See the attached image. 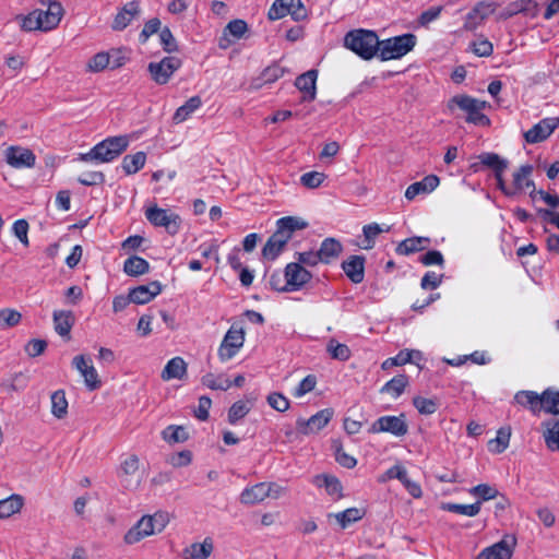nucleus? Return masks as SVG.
<instances>
[{
    "label": "nucleus",
    "mask_w": 559,
    "mask_h": 559,
    "mask_svg": "<svg viewBox=\"0 0 559 559\" xmlns=\"http://www.w3.org/2000/svg\"><path fill=\"white\" fill-rule=\"evenodd\" d=\"M307 227V223L298 217L285 216L276 222L275 233L267 239L262 249L263 258L275 260L293 237L294 231Z\"/></svg>",
    "instance_id": "obj_1"
},
{
    "label": "nucleus",
    "mask_w": 559,
    "mask_h": 559,
    "mask_svg": "<svg viewBox=\"0 0 559 559\" xmlns=\"http://www.w3.org/2000/svg\"><path fill=\"white\" fill-rule=\"evenodd\" d=\"M63 16V8L58 1H48L46 10H34L22 19L24 31H51L56 28Z\"/></svg>",
    "instance_id": "obj_2"
},
{
    "label": "nucleus",
    "mask_w": 559,
    "mask_h": 559,
    "mask_svg": "<svg viewBox=\"0 0 559 559\" xmlns=\"http://www.w3.org/2000/svg\"><path fill=\"white\" fill-rule=\"evenodd\" d=\"M379 37L376 32L357 28L344 36V47L356 53L362 60H371L378 53Z\"/></svg>",
    "instance_id": "obj_3"
},
{
    "label": "nucleus",
    "mask_w": 559,
    "mask_h": 559,
    "mask_svg": "<svg viewBox=\"0 0 559 559\" xmlns=\"http://www.w3.org/2000/svg\"><path fill=\"white\" fill-rule=\"evenodd\" d=\"M169 521V514L164 511H157L153 515H143L124 534L123 540L128 545L136 544L145 537L163 532Z\"/></svg>",
    "instance_id": "obj_4"
},
{
    "label": "nucleus",
    "mask_w": 559,
    "mask_h": 559,
    "mask_svg": "<svg viewBox=\"0 0 559 559\" xmlns=\"http://www.w3.org/2000/svg\"><path fill=\"white\" fill-rule=\"evenodd\" d=\"M417 44V37L412 33L402 34L380 40L378 53L381 61L401 59L412 51Z\"/></svg>",
    "instance_id": "obj_5"
},
{
    "label": "nucleus",
    "mask_w": 559,
    "mask_h": 559,
    "mask_svg": "<svg viewBox=\"0 0 559 559\" xmlns=\"http://www.w3.org/2000/svg\"><path fill=\"white\" fill-rule=\"evenodd\" d=\"M453 106H457L461 110L467 114L466 121L476 126H488L490 123L489 118L483 114L486 106L485 102H480L467 95H456L449 102L448 107L450 109Z\"/></svg>",
    "instance_id": "obj_6"
},
{
    "label": "nucleus",
    "mask_w": 559,
    "mask_h": 559,
    "mask_svg": "<svg viewBox=\"0 0 559 559\" xmlns=\"http://www.w3.org/2000/svg\"><path fill=\"white\" fill-rule=\"evenodd\" d=\"M144 215L153 226L165 228L169 235H176L180 230L181 218L169 209H162L153 204L145 209Z\"/></svg>",
    "instance_id": "obj_7"
},
{
    "label": "nucleus",
    "mask_w": 559,
    "mask_h": 559,
    "mask_svg": "<svg viewBox=\"0 0 559 559\" xmlns=\"http://www.w3.org/2000/svg\"><path fill=\"white\" fill-rule=\"evenodd\" d=\"M408 431V425L405 419V415L399 416L385 415L374 420L370 428V433L388 432L394 437H404Z\"/></svg>",
    "instance_id": "obj_8"
},
{
    "label": "nucleus",
    "mask_w": 559,
    "mask_h": 559,
    "mask_svg": "<svg viewBox=\"0 0 559 559\" xmlns=\"http://www.w3.org/2000/svg\"><path fill=\"white\" fill-rule=\"evenodd\" d=\"M245 343V333L241 328L231 326L225 334L217 355L221 361L225 362L234 358Z\"/></svg>",
    "instance_id": "obj_9"
},
{
    "label": "nucleus",
    "mask_w": 559,
    "mask_h": 559,
    "mask_svg": "<svg viewBox=\"0 0 559 559\" xmlns=\"http://www.w3.org/2000/svg\"><path fill=\"white\" fill-rule=\"evenodd\" d=\"M181 67L178 57L168 56L157 62H150L147 70L156 84H166L173 74Z\"/></svg>",
    "instance_id": "obj_10"
},
{
    "label": "nucleus",
    "mask_w": 559,
    "mask_h": 559,
    "mask_svg": "<svg viewBox=\"0 0 559 559\" xmlns=\"http://www.w3.org/2000/svg\"><path fill=\"white\" fill-rule=\"evenodd\" d=\"M333 411L324 408L312 415L310 418H298L296 420L297 430L302 435L317 433L322 430L332 419Z\"/></svg>",
    "instance_id": "obj_11"
},
{
    "label": "nucleus",
    "mask_w": 559,
    "mask_h": 559,
    "mask_svg": "<svg viewBox=\"0 0 559 559\" xmlns=\"http://www.w3.org/2000/svg\"><path fill=\"white\" fill-rule=\"evenodd\" d=\"M559 127V117L544 118L524 133V139L530 144L545 141Z\"/></svg>",
    "instance_id": "obj_12"
},
{
    "label": "nucleus",
    "mask_w": 559,
    "mask_h": 559,
    "mask_svg": "<svg viewBox=\"0 0 559 559\" xmlns=\"http://www.w3.org/2000/svg\"><path fill=\"white\" fill-rule=\"evenodd\" d=\"M284 276L287 278V289L298 292L302 289L312 278V274L300 265V263L290 262L284 269Z\"/></svg>",
    "instance_id": "obj_13"
},
{
    "label": "nucleus",
    "mask_w": 559,
    "mask_h": 559,
    "mask_svg": "<svg viewBox=\"0 0 559 559\" xmlns=\"http://www.w3.org/2000/svg\"><path fill=\"white\" fill-rule=\"evenodd\" d=\"M72 366L80 372L84 379V383L90 391H94L100 386V380L92 359L85 355H78L72 359Z\"/></svg>",
    "instance_id": "obj_14"
},
{
    "label": "nucleus",
    "mask_w": 559,
    "mask_h": 559,
    "mask_svg": "<svg viewBox=\"0 0 559 559\" xmlns=\"http://www.w3.org/2000/svg\"><path fill=\"white\" fill-rule=\"evenodd\" d=\"M34 153L24 147L10 146L5 151V162L14 168H31L35 165Z\"/></svg>",
    "instance_id": "obj_15"
},
{
    "label": "nucleus",
    "mask_w": 559,
    "mask_h": 559,
    "mask_svg": "<svg viewBox=\"0 0 559 559\" xmlns=\"http://www.w3.org/2000/svg\"><path fill=\"white\" fill-rule=\"evenodd\" d=\"M317 79V70H309L297 76L295 81V86L304 94L302 102H312L316 99Z\"/></svg>",
    "instance_id": "obj_16"
},
{
    "label": "nucleus",
    "mask_w": 559,
    "mask_h": 559,
    "mask_svg": "<svg viewBox=\"0 0 559 559\" xmlns=\"http://www.w3.org/2000/svg\"><path fill=\"white\" fill-rule=\"evenodd\" d=\"M162 288L163 286L158 281L136 286L130 290L132 302L136 305L147 304L162 293Z\"/></svg>",
    "instance_id": "obj_17"
},
{
    "label": "nucleus",
    "mask_w": 559,
    "mask_h": 559,
    "mask_svg": "<svg viewBox=\"0 0 559 559\" xmlns=\"http://www.w3.org/2000/svg\"><path fill=\"white\" fill-rule=\"evenodd\" d=\"M533 166L530 164L522 165L514 174H513V185L512 190H514V195L523 192L526 189H532L531 197L534 195L535 192V183L531 178L533 174Z\"/></svg>",
    "instance_id": "obj_18"
},
{
    "label": "nucleus",
    "mask_w": 559,
    "mask_h": 559,
    "mask_svg": "<svg viewBox=\"0 0 559 559\" xmlns=\"http://www.w3.org/2000/svg\"><path fill=\"white\" fill-rule=\"evenodd\" d=\"M365 262L366 259L362 255H350L347 260L343 261L342 269L354 284H359L364 281Z\"/></svg>",
    "instance_id": "obj_19"
},
{
    "label": "nucleus",
    "mask_w": 559,
    "mask_h": 559,
    "mask_svg": "<svg viewBox=\"0 0 559 559\" xmlns=\"http://www.w3.org/2000/svg\"><path fill=\"white\" fill-rule=\"evenodd\" d=\"M440 183V179L436 175H428L420 181L409 185L405 191V198L409 201L419 194L431 193Z\"/></svg>",
    "instance_id": "obj_20"
},
{
    "label": "nucleus",
    "mask_w": 559,
    "mask_h": 559,
    "mask_svg": "<svg viewBox=\"0 0 559 559\" xmlns=\"http://www.w3.org/2000/svg\"><path fill=\"white\" fill-rule=\"evenodd\" d=\"M271 487L267 483H259L250 487H246L240 493V502L242 504H257L270 497Z\"/></svg>",
    "instance_id": "obj_21"
},
{
    "label": "nucleus",
    "mask_w": 559,
    "mask_h": 559,
    "mask_svg": "<svg viewBox=\"0 0 559 559\" xmlns=\"http://www.w3.org/2000/svg\"><path fill=\"white\" fill-rule=\"evenodd\" d=\"M478 159L479 163H473L471 165L474 173H478L481 169V166L492 169L495 174L498 171H506L508 167V162L496 153H481L478 155Z\"/></svg>",
    "instance_id": "obj_22"
},
{
    "label": "nucleus",
    "mask_w": 559,
    "mask_h": 559,
    "mask_svg": "<svg viewBox=\"0 0 559 559\" xmlns=\"http://www.w3.org/2000/svg\"><path fill=\"white\" fill-rule=\"evenodd\" d=\"M391 230V226L378 223H370L362 227V239L359 243L360 248L364 250H371L374 245L378 236L382 233H389Z\"/></svg>",
    "instance_id": "obj_23"
},
{
    "label": "nucleus",
    "mask_w": 559,
    "mask_h": 559,
    "mask_svg": "<svg viewBox=\"0 0 559 559\" xmlns=\"http://www.w3.org/2000/svg\"><path fill=\"white\" fill-rule=\"evenodd\" d=\"M187 364L183 358L177 356L168 360L162 370L160 378L164 381L182 380L187 376Z\"/></svg>",
    "instance_id": "obj_24"
},
{
    "label": "nucleus",
    "mask_w": 559,
    "mask_h": 559,
    "mask_svg": "<svg viewBox=\"0 0 559 559\" xmlns=\"http://www.w3.org/2000/svg\"><path fill=\"white\" fill-rule=\"evenodd\" d=\"M52 319L56 333L61 337H69L75 321L73 312L70 310H55Z\"/></svg>",
    "instance_id": "obj_25"
},
{
    "label": "nucleus",
    "mask_w": 559,
    "mask_h": 559,
    "mask_svg": "<svg viewBox=\"0 0 559 559\" xmlns=\"http://www.w3.org/2000/svg\"><path fill=\"white\" fill-rule=\"evenodd\" d=\"M342 251V243L333 237H328L323 239L318 250L319 255L321 258V262L324 264H329L333 260L337 259Z\"/></svg>",
    "instance_id": "obj_26"
},
{
    "label": "nucleus",
    "mask_w": 559,
    "mask_h": 559,
    "mask_svg": "<svg viewBox=\"0 0 559 559\" xmlns=\"http://www.w3.org/2000/svg\"><path fill=\"white\" fill-rule=\"evenodd\" d=\"M139 3L135 1L128 2L124 7L116 14L112 28L115 31L124 29L139 13Z\"/></svg>",
    "instance_id": "obj_27"
},
{
    "label": "nucleus",
    "mask_w": 559,
    "mask_h": 559,
    "mask_svg": "<svg viewBox=\"0 0 559 559\" xmlns=\"http://www.w3.org/2000/svg\"><path fill=\"white\" fill-rule=\"evenodd\" d=\"M212 538L206 537L202 543H193L183 550V559H207L213 552Z\"/></svg>",
    "instance_id": "obj_28"
},
{
    "label": "nucleus",
    "mask_w": 559,
    "mask_h": 559,
    "mask_svg": "<svg viewBox=\"0 0 559 559\" xmlns=\"http://www.w3.org/2000/svg\"><path fill=\"white\" fill-rule=\"evenodd\" d=\"M312 484L319 488H324L329 496L333 499H340L342 495L341 481L331 475H317L312 479Z\"/></svg>",
    "instance_id": "obj_29"
},
{
    "label": "nucleus",
    "mask_w": 559,
    "mask_h": 559,
    "mask_svg": "<svg viewBox=\"0 0 559 559\" xmlns=\"http://www.w3.org/2000/svg\"><path fill=\"white\" fill-rule=\"evenodd\" d=\"M540 394L535 391H519L514 395V402L523 407H527L534 415L542 412Z\"/></svg>",
    "instance_id": "obj_30"
},
{
    "label": "nucleus",
    "mask_w": 559,
    "mask_h": 559,
    "mask_svg": "<svg viewBox=\"0 0 559 559\" xmlns=\"http://www.w3.org/2000/svg\"><path fill=\"white\" fill-rule=\"evenodd\" d=\"M512 549L506 540H500L492 546L483 549L477 559H510Z\"/></svg>",
    "instance_id": "obj_31"
},
{
    "label": "nucleus",
    "mask_w": 559,
    "mask_h": 559,
    "mask_svg": "<svg viewBox=\"0 0 559 559\" xmlns=\"http://www.w3.org/2000/svg\"><path fill=\"white\" fill-rule=\"evenodd\" d=\"M430 243L427 237H411L399 243L396 253L401 255H408L426 249Z\"/></svg>",
    "instance_id": "obj_32"
},
{
    "label": "nucleus",
    "mask_w": 559,
    "mask_h": 559,
    "mask_svg": "<svg viewBox=\"0 0 559 559\" xmlns=\"http://www.w3.org/2000/svg\"><path fill=\"white\" fill-rule=\"evenodd\" d=\"M538 3L535 0H516L511 2L503 13L504 17H511L519 13H524L535 16L537 13Z\"/></svg>",
    "instance_id": "obj_33"
},
{
    "label": "nucleus",
    "mask_w": 559,
    "mask_h": 559,
    "mask_svg": "<svg viewBox=\"0 0 559 559\" xmlns=\"http://www.w3.org/2000/svg\"><path fill=\"white\" fill-rule=\"evenodd\" d=\"M80 159L83 162L109 163L116 158L112 155V151H108V147L102 141L96 144L90 152L81 154Z\"/></svg>",
    "instance_id": "obj_34"
},
{
    "label": "nucleus",
    "mask_w": 559,
    "mask_h": 559,
    "mask_svg": "<svg viewBox=\"0 0 559 559\" xmlns=\"http://www.w3.org/2000/svg\"><path fill=\"white\" fill-rule=\"evenodd\" d=\"M407 385L408 377L406 374H397L384 383L380 389V393L389 394L392 399L396 400L404 393Z\"/></svg>",
    "instance_id": "obj_35"
},
{
    "label": "nucleus",
    "mask_w": 559,
    "mask_h": 559,
    "mask_svg": "<svg viewBox=\"0 0 559 559\" xmlns=\"http://www.w3.org/2000/svg\"><path fill=\"white\" fill-rule=\"evenodd\" d=\"M202 106V99L199 96L190 97L182 106L177 108L174 114L173 120L175 123L186 121L194 111Z\"/></svg>",
    "instance_id": "obj_36"
},
{
    "label": "nucleus",
    "mask_w": 559,
    "mask_h": 559,
    "mask_svg": "<svg viewBox=\"0 0 559 559\" xmlns=\"http://www.w3.org/2000/svg\"><path fill=\"white\" fill-rule=\"evenodd\" d=\"M511 429L510 427H501L497 431L496 438L489 440L488 450L491 453L500 454L507 450L510 443Z\"/></svg>",
    "instance_id": "obj_37"
},
{
    "label": "nucleus",
    "mask_w": 559,
    "mask_h": 559,
    "mask_svg": "<svg viewBox=\"0 0 559 559\" xmlns=\"http://www.w3.org/2000/svg\"><path fill=\"white\" fill-rule=\"evenodd\" d=\"M23 507V498L20 495H11L0 500V520L8 519L19 513Z\"/></svg>",
    "instance_id": "obj_38"
},
{
    "label": "nucleus",
    "mask_w": 559,
    "mask_h": 559,
    "mask_svg": "<svg viewBox=\"0 0 559 559\" xmlns=\"http://www.w3.org/2000/svg\"><path fill=\"white\" fill-rule=\"evenodd\" d=\"M150 269L148 262L138 255L128 258L123 263V272L129 276H139L145 274Z\"/></svg>",
    "instance_id": "obj_39"
},
{
    "label": "nucleus",
    "mask_w": 559,
    "mask_h": 559,
    "mask_svg": "<svg viewBox=\"0 0 559 559\" xmlns=\"http://www.w3.org/2000/svg\"><path fill=\"white\" fill-rule=\"evenodd\" d=\"M146 162L144 152H136L132 155H126L122 159L121 167L127 175H132L142 169Z\"/></svg>",
    "instance_id": "obj_40"
},
{
    "label": "nucleus",
    "mask_w": 559,
    "mask_h": 559,
    "mask_svg": "<svg viewBox=\"0 0 559 559\" xmlns=\"http://www.w3.org/2000/svg\"><path fill=\"white\" fill-rule=\"evenodd\" d=\"M284 72V69L280 64H271L262 71L261 75L254 80L253 84L255 87L271 84L282 78Z\"/></svg>",
    "instance_id": "obj_41"
},
{
    "label": "nucleus",
    "mask_w": 559,
    "mask_h": 559,
    "mask_svg": "<svg viewBox=\"0 0 559 559\" xmlns=\"http://www.w3.org/2000/svg\"><path fill=\"white\" fill-rule=\"evenodd\" d=\"M201 382L211 390L227 391L231 386V381L225 374H214L212 372L204 374Z\"/></svg>",
    "instance_id": "obj_42"
},
{
    "label": "nucleus",
    "mask_w": 559,
    "mask_h": 559,
    "mask_svg": "<svg viewBox=\"0 0 559 559\" xmlns=\"http://www.w3.org/2000/svg\"><path fill=\"white\" fill-rule=\"evenodd\" d=\"M542 411L550 414H559V391L550 389L540 394Z\"/></svg>",
    "instance_id": "obj_43"
},
{
    "label": "nucleus",
    "mask_w": 559,
    "mask_h": 559,
    "mask_svg": "<svg viewBox=\"0 0 559 559\" xmlns=\"http://www.w3.org/2000/svg\"><path fill=\"white\" fill-rule=\"evenodd\" d=\"M365 512L358 508H348L342 512L335 513L333 516L342 528H346L352 523L362 519Z\"/></svg>",
    "instance_id": "obj_44"
},
{
    "label": "nucleus",
    "mask_w": 559,
    "mask_h": 559,
    "mask_svg": "<svg viewBox=\"0 0 559 559\" xmlns=\"http://www.w3.org/2000/svg\"><path fill=\"white\" fill-rule=\"evenodd\" d=\"M442 509L452 513L473 518L480 512V501H476L472 504L445 503Z\"/></svg>",
    "instance_id": "obj_45"
},
{
    "label": "nucleus",
    "mask_w": 559,
    "mask_h": 559,
    "mask_svg": "<svg viewBox=\"0 0 559 559\" xmlns=\"http://www.w3.org/2000/svg\"><path fill=\"white\" fill-rule=\"evenodd\" d=\"M51 413L57 418H63L68 413V401L64 391L58 390L51 394Z\"/></svg>",
    "instance_id": "obj_46"
},
{
    "label": "nucleus",
    "mask_w": 559,
    "mask_h": 559,
    "mask_svg": "<svg viewBox=\"0 0 559 559\" xmlns=\"http://www.w3.org/2000/svg\"><path fill=\"white\" fill-rule=\"evenodd\" d=\"M497 8V4L492 1H480L478 2L474 9L466 15V23H468L469 20H474L476 17H479L480 20L486 19L490 14L495 12ZM466 27H468V24H465Z\"/></svg>",
    "instance_id": "obj_47"
},
{
    "label": "nucleus",
    "mask_w": 559,
    "mask_h": 559,
    "mask_svg": "<svg viewBox=\"0 0 559 559\" xmlns=\"http://www.w3.org/2000/svg\"><path fill=\"white\" fill-rule=\"evenodd\" d=\"M413 405L418 411L420 415H432L439 408V403L437 399H427L424 396H414Z\"/></svg>",
    "instance_id": "obj_48"
},
{
    "label": "nucleus",
    "mask_w": 559,
    "mask_h": 559,
    "mask_svg": "<svg viewBox=\"0 0 559 559\" xmlns=\"http://www.w3.org/2000/svg\"><path fill=\"white\" fill-rule=\"evenodd\" d=\"M544 439L549 450L559 452V420H552L547 424Z\"/></svg>",
    "instance_id": "obj_49"
},
{
    "label": "nucleus",
    "mask_w": 559,
    "mask_h": 559,
    "mask_svg": "<svg viewBox=\"0 0 559 559\" xmlns=\"http://www.w3.org/2000/svg\"><path fill=\"white\" fill-rule=\"evenodd\" d=\"M326 350L333 359L346 361L350 358L349 347L346 344L336 342L335 340H331L328 343Z\"/></svg>",
    "instance_id": "obj_50"
},
{
    "label": "nucleus",
    "mask_w": 559,
    "mask_h": 559,
    "mask_svg": "<svg viewBox=\"0 0 559 559\" xmlns=\"http://www.w3.org/2000/svg\"><path fill=\"white\" fill-rule=\"evenodd\" d=\"M469 493L476 498H478V501H488L491 499L497 498L499 495V491L493 486H490L488 484H479L475 487H472L469 489Z\"/></svg>",
    "instance_id": "obj_51"
},
{
    "label": "nucleus",
    "mask_w": 559,
    "mask_h": 559,
    "mask_svg": "<svg viewBox=\"0 0 559 559\" xmlns=\"http://www.w3.org/2000/svg\"><path fill=\"white\" fill-rule=\"evenodd\" d=\"M22 320V314L15 309L4 308L0 310V328L8 329L16 326Z\"/></svg>",
    "instance_id": "obj_52"
},
{
    "label": "nucleus",
    "mask_w": 559,
    "mask_h": 559,
    "mask_svg": "<svg viewBox=\"0 0 559 559\" xmlns=\"http://www.w3.org/2000/svg\"><path fill=\"white\" fill-rule=\"evenodd\" d=\"M103 142L108 147V151H112L114 157L117 158L127 150L129 138L127 135L112 136L105 139Z\"/></svg>",
    "instance_id": "obj_53"
},
{
    "label": "nucleus",
    "mask_w": 559,
    "mask_h": 559,
    "mask_svg": "<svg viewBox=\"0 0 559 559\" xmlns=\"http://www.w3.org/2000/svg\"><path fill=\"white\" fill-rule=\"evenodd\" d=\"M250 412V405L245 401L235 402L228 411V421L231 425H236Z\"/></svg>",
    "instance_id": "obj_54"
},
{
    "label": "nucleus",
    "mask_w": 559,
    "mask_h": 559,
    "mask_svg": "<svg viewBox=\"0 0 559 559\" xmlns=\"http://www.w3.org/2000/svg\"><path fill=\"white\" fill-rule=\"evenodd\" d=\"M109 57L106 51H100L94 55L86 64V70L93 73L102 72L109 66Z\"/></svg>",
    "instance_id": "obj_55"
},
{
    "label": "nucleus",
    "mask_w": 559,
    "mask_h": 559,
    "mask_svg": "<svg viewBox=\"0 0 559 559\" xmlns=\"http://www.w3.org/2000/svg\"><path fill=\"white\" fill-rule=\"evenodd\" d=\"M163 438L169 443H178L186 441L188 436L181 426H168L163 430Z\"/></svg>",
    "instance_id": "obj_56"
},
{
    "label": "nucleus",
    "mask_w": 559,
    "mask_h": 559,
    "mask_svg": "<svg viewBox=\"0 0 559 559\" xmlns=\"http://www.w3.org/2000/svg\"><path fill=\"white\" fill-rule=\"evenodd\" d=\"M326 176L319 171H309L300 176V183L308 189H316L320 187L325 180Z\"/></svg>",
    "instance_id": "obj_57"
},
{
    "label": "nucleus",
    "mask_w": 559,
    "mask_h": 559,
    "mask_svg": "<svg viewBox=\"0 0 559 559\" xmlns=\"http://www.w3.org/2000/svg\"><path fill=\"white\" fill-rule=\"evenodd\" d=\"M316 385H317V377L314 374H308L295 388L293 395L297 399H300L304 395H306L307 393L313 391Z\"/></svg>",
    "instance_id": "obj_58"
},
{
    "label": "nucleus",
    "mask_w": 559,
    "mask_h": 559,
    "mask_svg": "<svg viewBox=\"0 0 559 559\" xmlns=\"http://www.w3.org/2000/svg\"><path fill=\"white\" fill-rule=\"evenodd\" d=\"M295 258L297 260L295 263H300L301 266H316L319 263H322L318 251L310 250L304 252H296Z\"/></svg>",
    "instance_id": "obj_59"
},
{
    "label": "nucleus",
    "mask_w": 559,
    "mask_h": 559,
    "mask_svg": "<svg viewBox=\"0 0 559 559\" xmlns=\"http://www.w3.org/2000/svg\"><path fill=\"white\" fill-rule=\"evenodd\" d=\"M287 8L289 9L288 15L296 22L302 21L307 17V10L301 0H286Z\"/></svg>",
    "instance_id": "obj_60"
},
{
    "label": "nucleus",
    "mask_w": 559,
    "mask_h": 559,
    "mask_svg": "<svg viewBox=\"0 0 559 559\" xmlns=\"http://www.w3.org/2000/svg\"><path fill=\"white\" fill-rule=\"evenodd\" d=\"M269 285L275 292L290 293V290L287 289L289 286L287 285V278H285L284 272H273L270 275Z\"/></svg>",
    "instance_id": "obj_61"
},
{
    "label": "nucleus",
    "mask_w": 559,
    "mask_h": 559,
    "mask_svg": "<svg viewBox=\"0 0 559 559\" xmlns=\"http://www.w3.org/2000/svg\"><path fill=\"white\" fill-rule=\"evenodd\" d=\"M289 9L287 8L286 0H275L269 9L267 16L270 20L275 21L288 15Z\"/></svg>",
    "instance_id": "obj_62"
},
{
    "label": "nucleus",
    "mask_w": 559,
    "mask_h": 559,
    "mask_svg": "<svg viewBox=\"0 0 559 559\" xmlns=\"http://www.w3.org/2000/svg\"><path fill=\"white\" fill-rule=\"evenodd\" d=\"M269 405L277 412H286L289 408V401L281 393L274 392L267 396Z\"/></svg>",
    "instance_id": "obj_63"
},
{
    "label": "nucleus",
    "mask_w": 559,
    "mask_h": 559,
    "mask_svg": "<svg viewBox=\"0 0 559 559\" xmlns=\"http://www.w3.org/2000/svg\"><path fill=\"white\" fill-rule=\"evenodd\" d=\"M225 31L228 32L230 35H233L235 38L239 39L248 31V25L243 20L237 19V20L230 21L227 24Z\"/></svg>",
    "instance_id": "obj_64"
}]
</instances>
